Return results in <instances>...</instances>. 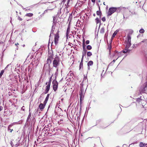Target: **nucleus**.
Masks as SVG:
<instances>
[{
	"label": "nucleus",
	"mask_w": 147,
	"mask_h": 147,
	"mask_svg": "<svg viewBox=\"0 0 147 147\" xmlns=\"http://www.w3.org/2000/svg\"><path fill=\"white\" fill-rule=\"evenodd\" d=\"M131 36L128 34L127 36V38L125 42L126 45V49L123 51V53H125L127 52L129 50L127 49L131 45Z\"/></svg>",
	"instance_id": "nucleus-1"
},
{
	"label": "nucleus",
	"mask_w": 147,
	"mask_h": 147,
	"mask_svg": "<svg viewBox=\"0 0 147 147\" xmlns=\"http://www.w3.org/2000/svg\"><path fill=\"white\" fill-rule=\"evenodd\" d=\"M59 64V59L57 57H56L54 59L53 61V66L57 68V71H58V66Z\"/></svg>",
	"instance_id": "nucleus-2"
},
{
	"label": "nucleus",
	"mask_w": 147,
	"mask_h": 147,
	"mask_svg": "<svg viewBox=\"0 0 147 147\" xmlns=\"http://www.w3.org/2000/svg\"><path fill=\"white\" fill-rule=\"evenodd\" d=\"M117 9V8L115 7H111L109 8L107 12V15L109 16H111L116 11Z\"/></svg>",
	"instance_id": "nucleus-3"
},
{
	"label": "nucleus",
	"mask_w": 147,
	"mask_h": 147,
	"mask_svg": "<svg viewBox=\"0 0 147 147\" xmlns=\"http://www.w3.org/2000/svg\"><path fill=\"white\" fill-rule=\"evenodd\" d=\"M123 53L122 52L118 53L117 51H116L114 52L113 54V57H114L115 58H116L117 60L119 57H121L123 55Z\"/></svg>",
	"instance_id": "nucleus-4"
},
{
	"label": "nucleus",
	"mask_w": 147,
	"mask_h": 147,
	"mask_svg": "<svg viewBox=\"0 0 147 147\" xmlns=\"http://www.w3.org/2000/svg\"><path fill=\"white\" fill-rule=\"evenodd\" d=\"M53 89L54 91H56L58 88V83L55 80H54L52 82Z\"/></svg>",
	"instance_id": "nucleus-5"
},
{
	"label": "nucleus",
	"mask_w": 147,
	"mask_h": 147,
	"mask_svg": "<svg viewBox=\"0 0 147 147\" xmlns=\"http://www.w3.org/2000/svg\"><path fill=\"white\" fill-rule=\"evenodd\" d=\"M51 82V80H50L48 82L47 86L46 87V89L45 91L46 92V93H47L49 90Z\"/></svg>",
	"instance_id": "nucleus-6"
},
{
	"label": "nucleus",
	"mask_w": 147,
	"mask_h": 147,
	"mask_svg": "<svg viewBox=\"0 0 147 147\" xmlns=\"http://www.w3.org/2000/svg\"><path fill=\"white\" fill-rule=\"evenodd\" d=\"M59 38V34L58 33L55 34V43L56 45L58 43Z\"/></svg>",
	"instance_id": "nucleus-7"
},
{
	"label": "nucleus",
	"mask_w": 147,
	"mask_h": 147,
	"mask_svg": "<svg viewBox=\"0 0 147 147\" xmlns=\"http://www.w3.org/2000/svg\"><path fill=\"white\" fill-rule=\"evenodd\" d=\"M55 7V5L54 4H52L51 5L49 6V7L50 8H51V9H48L46 10H45V11L44 12V13H46L48 11V10H52L53 9V8Z\"/></svg>",
	"instance_id": "nucleus-8"
},
{
	"label": "nucleus",
	"mask_w": 147,
	"mask_h": 147,
	"mask_svg": "<svg viewBox=\"0 0 147 147\" xmlns=\"http://www.w3.org/2000/svg\"><path fill=\"white\" fill-rule=\"evenodd\" d=\"M44 105L42 103L40 104L39 106V107L40 109H43L44 108Z\"/></svg>",
	"instance_id": "nucleus-9"
},
{
	"label": "nucleus",
	"mask_w": 147,
	"mask_h": 147,
	"mask_svg": "<svg viewBox=\"0 0 147 147\" xmlns=\"http://www.w3.org/2000/svg\"><path fill=\"white\" fill-rule=\"evenodd\" d=\"M49 97V95L48 94L45 99V100L44 101V104L45 105L46 104V103L47 102L48 100Z\"/></svg>",
	"instance_id": "nucleus-10"
},
{
	"label": "nucleus",
	"mask_w": 147,
	"mask_h": 147,
	"mask_svg": "<svg viewBox=\"0 0 147 147\" xmlns=\"http://www.w3.org/2000/svg\"><path fill=\"white\" fill-rule=\"evenodd\" d=\"M93 64V62L92 61H90L88 63V68H89V66H91Z\"/></svg>",
	"instance_id": "nucleus-11"
},
{
	"label": "nucleus",
	"mask_w": 147,
	"mask_h": 147,
	"mask_svg": "<svg viewBox=\"0 0 147 147\" xmlns=\"http://www.w3.org/2000/svg\"><path fill=\"white\" fill-rule=\"evenodd\" d=\"M65 5H66V7L65 8V9H66L67 10V11L66 12V13H68L69 12V11H68V10H67V8L69 6V5H68V4L67 5V2H66V3L65 4Z\"/></svg>",
	"instance_id": "nucleus-12"
},
{
	"label": "nucleus",
	"mask_w": 147,
	"mask_h": 147,
	"mask_svg": "<svg viewBox=\"0 0 147 147\" xmlns=\"http://www.w3.org/2000/svg\"><path fill=\"white\" fill-rule=\"evenodd\" d=\"M105 32V28L104 27L102 28L100 30V32L101 33H103Z\"/></svg>",
	"instance_id": "nucleus-13"
},
{
	"label": "nucleus",
	"mask_w": 147,
	"mask_h": 147,
	"mask_svg": "<svg viewBox=\"0 0 147 147\" xmlns=\"http://www.w3.org/2000/svg\"><path fill=\"white\" fill-rule=\"evenodd\" d=\"M15 123H13L9 125L8 127V130L9 131V130L10 129V128L11 127V126H12Z\"/></svg>",
	"instance_id": "nucleus-14"
},
{
	"label": "nucleus",
	"mask_w": 147,
	"mask_h": 147,
	"mask_svg": "<svg viewBox=\"0 0 147 147\" xmlns=\"http://www.w3.org/2000/svg\"><path fill=\"white\" fill-rule=\"evenodd\" d=\"M71 0H63L62 1V2H64V3L65 2H67V5L69 4V2Z\"/></svg>",
	"instance_id": "nucleus-15"
},
{
	"label": "nucleus",
	"mask_w": 147,
	"mask_h": 147,
	"mask_svg": "<svg viewBox=\"0 0 147 147\" xmlns=\"http://www.w3.org/2000/svg\"><path fill=\"white\" fill-rule=\"evenodd\" d=\"M96 22V24H97L98 23L100 22V21L98 18H97L95 19Z\"/></svg>",
	"instance_id": "nucleus-16"
},
{
	"label": "nucleus",
	"mask_w": 147,
	"mask_h": 147,
	"mask_svg": "<svg viewBox=\"0 0 147 147\" xmlns=\"http://www.w3.org/2000/svg\"><path fill=\"white\" fill-rule=\"evenodd\" d=\"M117 32L116 31H115L114 32L113 34L111 40H112V38L115 36L117 34Z\"/></svg>",
	"instance_id": "nucleus-17"
},
{
	"label": "nucleus",
	"mask_w": 147,
	"mask_h": 147,
	"mask_svg": "<svg viewBox=\"0 0 147 147\" xmlns=\"http://www.w3.org/2000/svg\"><path fill=\"white\" fill-rule=\"evenodd\" d=\"M70 31V28L69 26L68 27V28L67 31V32L66 34L67 35H68L69 34V32Z\"/></svg>",
	"instance_id": "nucleus-18"
},
{
	"label": "nucleus",
	"mask_w": 147,
	"mask_h": 147,
	"mask_svg": "<svg viewBox=\"0 0 147 147\" xmlns=\"http://www.w3.org/2000/svg\"><path fill=\"white\" fill-rule=\"evenodd\" d=\"M33 15V14L32 13H29L26 14V16L29 17L32 16Z\"/></svg>",
	"instance_id": "nucleus-19"
},
{
	"label": "nucleus",
	"mask_w": 147,
	"mask_h": 147,
	"mask_svg": "<svg viewBox=\"0 0 147 147\" xmlns=\"http://www.w3.org/2000/svg\"><path fill=\"white\" fill-rule=\"evenodd\" d=\"M4 70H3L1 71V73L0 74V78L2 76V75L3 74V73L4 72Z\"/></svg>",
	"instance_id": "nucleus-20"
},
{
	"label": "nucleus",
	"mask_w": 147,
	"mask_h": 147,
	"mask_svg": "<svg viewBox=\"0 0 147 147\" xmlns=\"http://www.w3.org/2000/svg\"><path fill=\"white\" fill-rule=\"evenodd\" d=\"M87 48L88 49L90 50L91 49L92 47L90 45H88L87 47Z\"/></svg>",
	"instance_id": "nucleus-21"
},
{
	"label": "nucleus",
	"mask_w": 147,
	"mask_h": 147,
	"mask_svg": "<svg viewBox=\"0 0 147 147\" xmlns=\"http://www.w3.org/2000/svg\"><path fill=\"white\" fill-rule=\"evenodd\" d=\"M87 55L88 56H90L92 55V53L90 52H88L87 53Z\"/></svg>",
	"instance_id": "nucleus-22"
},
{
	"label": "nucleus",
	"mask_w": 147,
	"mask_h": 147,
	"mask_svg": "<svg viewBox=\"0 0 147 147\" xmlns=\"http://www.w3.org/2000/svg\"><path fill=\"white\" fill-rule=\"evenodd\" d=\"M96 14L97 15L99 16L100 18V11H97L96 12Z\"/></svg>",
	"instance_id": "nucleus-23"
},
{
	"label": "nucleus",
	"mask_w": 147,
	"mask_h": 147,
	"mask_svg": "<svg viewBox=\"0 0 147 147\" xmlns=\"http://www.w3.org/2000/svg\"><path fill=\"white\" fill-rule=\"evenodd\" d=\"M83 68V63L80 62V69Z\"/></svg>",
	"instance_id": "nucleus-24"
},
{
	"label": "nucleus",
	"mask_w": 147,
	"mask_h": 147,
	"mask_svg": "<svg viewBox=\"0 0 147 147\" xmlns=\"http://www.w3.org/2000/svg\"><path fill=\"white\" fill-rule=\"evenodd\" d=\"M144 144L142 142H141L140 143L139 146L140 147H143L144 145Z\"/></svg>",
	"instance_id": "nucleus-25"
},
{
	"label": "nucleus",
	"mask_w": 147,
	"mask_h": 147,
	"mask_svg": "<svg viewBox=\"0 0 147 147\" xmlns=\"http://www.w3.org/2000/svg\"><path fill=\"white\" fill-rule=\"evenodd\" d=\"M144 32V30L143 29H141L139 30V32L141 33H143Z\"/></svg>",
	"instance_id": "nucleus-26"
},
{
	"label": "nucleus",
	"mask_w": 147,
	"mask_h": 147,
	"mask_svg": "<svg viewBox=\"0 0 147 147\" xmlns=\"http://www.w3.org/2000/svg\"><path fill=\"white\" fill-rule=\"evenodd\" d=\"M145 42H147V39H144L143 40L142 42H140V44H141L142 42H144L145 43Z\"/></svg>",
	"instance_id": "nucleus-27"
},
{
	"label": "nucleus",
	"mask_w": 147,
	"mask_h": 147,
	"mask_svg": "<svg viewBox=\"0 0 147 147\" xmlns=\"http://www.w3.org/2000/svg\"><path fill=\"white\" fill-rule=\"evenodd\" d=\"M102 20L103 22H105L106 20L105 18V17L102 18Z\"/></svg>",
	"instance_id": "nucleus-28"
},
{
	"label": "nucleus",
	"mask_w": 147,
	"mask_h": 147,
	"mask_svg": "<svg viewBox=\"0 0 147 147\" xmlns=\"http://www.w3.org/2000/svg\"><path fill=\"white\" fill-rule=\"evenodd\" d=\"M86 0H79V1L82 3H84Z\"/></svg>",
	"instance_id": "nucleus-29"
},
{
	"label": "nucleus",
	"mask_w": 147,
	"mask_h": 147,
	"mask_svg": "<svg viewBox=\"0 0 147 147\" xmlns=\"http://www.w3.org/2000/svg\"><path fill=\"white\" fill-rule=\"evenodd\" d=\"M86 43L87 44H89V41L88 40H87L86 41Z\"/></svg>",
	"instance_id": "nucleus-30"
},
{
	"label": "nucleus",
	"mask_w": 147,
	"mask_h": 147,
	"mask_svg": "<svg viewBox=\"0 0 147 147\" xmlns=\"http://www.w3.org/2000/svg\"><path fill=\"white\" fill-rule=\"evenodd\" d=\"M18 20H19L20 21H21L22 20V18H21L20 17H18Z\"/></svg>",
	"instance_id": "nucleus-31"
},
{
	"label": "nucleus",
	"mask_w": 147,
	"mask_h": 147,
	"mask_svg": "<svg viewBox=\"0 0 147 147\" xmlns=\"http://www.w3.org/2000/svg\"><path fill=\"white\" fill-rule=\"evenodd\" d=\"M83 57H84V55H83L82 56V58L81 61V62H82V63H83Z\"/></svg>",
	"instance_id": "nucleus-32"
},
{
	"label": "nucleus",
	"mask_w": 147,
	"mask_h": 147,
	"mask_svg": "<svg viewBox=\"0 0 147 147\" xmlns=\"http://www.w3.org/2000/svg\"><path fill=\"white\" fill-rule=\"evenodd\" d=\"M83 97H82V96H81V95H80V101H82V98Z\"/></svg>",
	"instance_id": "nucleus-33"
},
{
	"label": "nucleus",
	"mask_w": 147,
	"mask_h": 147,
	"mask_svg": "<svg viewBox=\"0 0 147 147\" xmlns=\"http://www.w3.org/2000/svg\"><path fill=\"white\" fill-rule=\"evenodd\" d=\"M81 95V96L83 97V93H82V92H81V93L80 94V96Z\"/></svg>",
	"instance_id": "nucleus-34"
},
{
	"label": "nucleus",
	"mask_w": 147,
	"mask_h": 147,
	"mask_svg": "<svg viewBox=\"0 0 147 147\" xmlns=\"http://www.w3.org/2000/svg\"><path fill=\"white\" fill-rule=\"evenodd\" d=\"M3 107L1 106H0V111H1L3 109Z\"/></svg>",
	"instance_id": "nucleus-35"
},
{
	"label": "nucleus",
	"mask_w": 147,
	"mask_h": 147,
	"mask_svg": "<svg viewBox=\"0 0 147 147\" xmlns=\"http://www.w3.org/2000/svg\"><path fill=\"white\" fill-rule=\"evenodd\" d=\"M92 1L93 3H94L95 2V0H91Z\"/></svg>",
	"instance_id": "nucleus-36"
},
{
	"label": "nucleus",
	"mask_w": 147,
	"mask_h": 147,
	"mask_svg": "<svg viewBox=\"0 0 147 147\" xmlns=\"http://www.w3.org/2000/svg\"><path fill=\"white\" fill-rule=\"evenodd\" d=\"M24 106H23L21 108V109L23 110V111H24V109L23 108V107Z\"/></svg>",
	"instance_id": "nucleus-37"
},
{
	"label": "nucleus",
	"mask_w": 147,
	"mask_h": 147,
	"mask_svg": "<svg viewBox=\"0 0 147 147\" xmlns=\"http://www.w3.org/2000/svg\"><path fill=\"white\" fill-rule=\"evenodd\" d=\"M111 49V46H110V47L109 48V50L110 51Z\"/></svg>",
	"instance_id": "nucleus-38"
},
{
	"label": "nucleus",
	"mask_w": 147,
	"mask_h": 147,
	"mask_svg": "<svg viewBox=\"0 0 147 147\" xmlns=\"http://www.w3.org/2000/svg\"><path fill=\"white\" fill-rule=\"evenodd\" d=\"M9 65H8L7 66L5 67V69H6L7 67H8V66H9Z\"/></svg>",
	"instance_id": "nucleus-39"
},
{
	"label": "nucleus",
	"mask_w": 147,
	"mask_h": 147,
	"mask_svg": "<svg viewBox=\"0 0 147 147\" xmlns=\"http://www.w3.org/2000/svg\"><path fill=\"white\" fill-rule=\"evenodd\" d=\"M10 130V132H11L13 130V129H11L9 130V131Z\"/></svg>",
	"instance_id": "nucleus-40"
},
{
	"label": "nucleus",
	"mask_w": 147,
	"mask_h": 147,
	"mask_svg": "<svg viewBox=\"0 0 147 147\" xmlns=\"http://www.w3.org/2000/svg\"><path fill=\"white\" fill-rule=\"evenodd\" d=\"M19 44H18V43H16V44H15V45H18Z\"/></svg>",
	"instance_id": "nucleus-41"
},
{
	"label": "nucleus",
	"mask_w": 147,
	"mask_h": 147,
	"mask_svg": "<svg viewBox=\"0 0 147 147\" xmlns=\"http://www.w3.org/2000/svg\"><path fill=\"white\" fill-rule=\"evenodd\" d=\"M85 41L84 40H83V42H84V41ZM83 47L84 48V42H83Z\"/></svg>",
	"instance_id": "nucleus-42"
},
{
	"label": "nucleus",
	"mask_w": 147,
	"mask_h": 147,
	"mask_svg": "<svg viewBox=\"0 0 147 147\" xmlns=\"http://www.w3.org/2000/svg\"><path fill=\"white\" fill-rule=\"evenodd\" d=\"M130 32L131 33V34H132V33H133V31H132V30H131V31H130Z\"/></svg>",
	"instance_id": "nucleus-43"
},
{
	"label": "nucleus",
	"mask_w": 147,
	"mask_h": 147,
	"mask_svg": "<svg viewBox=\"0 0 147 147\" xmlns=\"http://www.w3.org/2000/svg\"><path fill=\"white\" fill-rule=\"evenodd\" d=\"M115 60H113V61L114 62L115 61Z\"/></svg>",
	"instance_id": "nucleus-44"
},
{
	"label": "nucleus",
	"mask_w": 147,
	"mask_h": 147,
	"mask_svg": "<svg viewBox=\"0 0 147 147\" xmlns=\"http://www.w3.org/2000/svg\"><path fill=\"white\" fill-rule=\"evenodd\" d=\"M108 7L107 6L106 7V9H108Z\"/></svg>",
	"instance_id": "nucleus-45"
},
{
	"label": "nucleus",
	"mask_w": 147,
	"mask_h": 147,
	"mask_svg": "<svg viewBox=\"0 0 147 147\" xmlns=\"http://www.w3.org/2000/svg\"><path fill=\"white\" fill-rule=\"evenodd\" d=\"M145 43L146 44V45H147V42H145Z\"/></svg>",
	"instance_id": "nucleus-46"
},
{
	"label": "nucleus",
	"mask_w": 147,
	"mask_h": 147,
	"mask_svg": "<svg viewBox=\"0 0 147 147\" xmlns=\"http://www.w3.org/2000/svg\"><path fill=\"white\" fill-rule=\"evenodd\" d=\"M47 3H49V2H46L45 3V4H46Z\"/></svg>",
	"instance_id": "nucleus-47"
},
{
	"label": "nucleus",
	"mask_w": 147,
	"mask_h": 147,
	"mask_svg": "<svg viewBox=\"0 0 147 147\" xmlns=\"http://www.w3.org/2000/svg\"><path fill=\"white\" fill-rule=\"evenodd\" d=\"M51 58V57L50 56L49 57V59H50V58Z\"/></svg>",
	"instance_id": "nucleus-48"
},
{
	"label": "nucleus",
	"mask_w": 147,
	"mask_h": 147,
	"mask_svg": "<svg viewBox=\"0 0 147 147\" xmlns=\"http://www.w3.org/2000/svg\"><path fill=\"white\" fill-rule=\"evenodd\" d=\"M58 32V30H57V32Z\"/></svg>",
	"instance_id": "nucleus-49"
},
{
	"label": "nucleus",
	"mask_w": 147,
	"mask_h": 147,
	"mask_svg": "<svg viewBox=\"0 0 147 147\" xmlns=\"http://www.w3.org/2000/svg\"><path fill=\"white\" fill-rule=\"evenodd\" d=\"M54 20V18H53V20Z\"/></svg>",
	"instance_id": "nucleus-50"
}]
</instances>
